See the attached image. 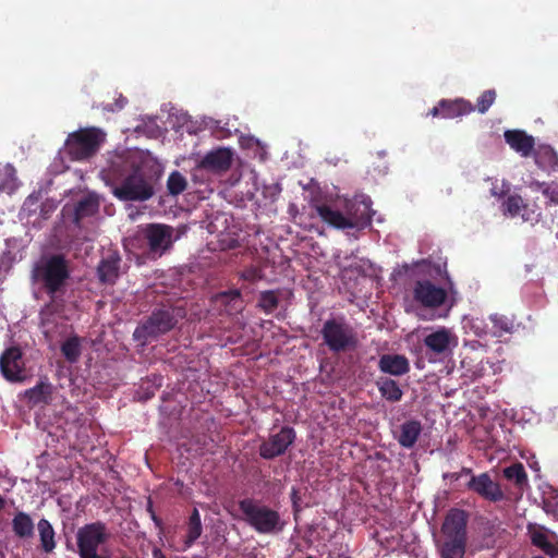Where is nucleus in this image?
<instances>
[{
	"mask_svg": "<svg viewBox=\"0 0 558 558\" xmlns=\"http://www.w3.org/2000/svg\"><path fill=\"white\" fill-rule=\"evenodd\" d=\"M324 343L333 353L354 350L359 344L357 332L344 316L327 319L320 330Z\"/></svg>",
	"mask_w": 558,
	"mask_h": 558,
	"instance_id": "nucleus-7",
	"label": "nucleus"
},
{
	"mask_svg": "<svg viewBox=\"0 0 558 558\" xmlns=\"http://www.w3.org/2000/svg\"><path fill=\"white\" fill-rule=\"evenodd\" d=\"M445 477H449L452 481H458L461 477V473L454 472V473L446 474Z\"/></svg>",
	"mask_w": 558,
	"mask_h": 558,
	"instance_id": "nucleus-48",
	"label": "nucleus"
},
{
	"mask_svg": "<svg viewBox=\"0 0 558 558\" xmlns=\"http://www.w3.org/2000/svg\"><path fill=\"white\" fill-rule=\"evenodd\" d=\"M109 536L107 526L101 521L81 526L76 533L80 558H108L106 555L99 554L98 548L109 539Z\"/></svg>",
	"mask_w": 558,
	"mask_h": 558,
	"instance_id": "nucleus-9",
	"label": "nucleus"
},
{
	"mask_svg": "<svg viewBox=\"0 0 558 558\" xmlns=\"http://www.w3.org/2000/svg\"><path fill=\"white\" fill-rule=\"evenodd\" d=\"M33 283L46 292L51 300L63 293L70 279V268L62 254L43 256L36 262L31 271Z\"/></svg>",
	"mask_w": 558,
	"mask_h": 558,
	"instance_id": "nucleus-2",
	"label": "nucleus"
},
{
	"mask_svg": "<svg viewBox=\"0 0 558 558\" xmlns=\"http://www.w3.org/2000/svg\"><path fill=\"white\" fill-rule=\"evenodd\" d=\"M12 530L19 538H31L34 535V522L31 515L17 511L12 519Z\"/></svg>",
	"mask_w": 558,
	"mask_h": 558,
	"instance_id": "nucleus-29",
	"label": "nucleus"
},
{
	"mask_svg": "<svg viewBox=\"0 0 558 558\" xmlns=\"http://www.w3.org/2000/svg\"><path fill=\"white\" fill-rule=\"evenodd\" d=\"M502 474L507 481L514 484L515 488L520 492L521 495L523 490L529 487L527 473L521 462H515L505 468L502 470Z\"/></svg>",
	"mask_w": 558,
	"mask_h": 558,
	"instance_id": "nucleus-26",
	"label": "nucleus"
},
{
	"mask_svg": "<svg viewBox=\"0 0 558 558\" xmlns=\"http://www.w3.org/2000/svg\"><path fill=\"white\" fill-rule=\"evenodd\" d=\"M520 216L523 221L535 223L538 222L542 211L536 204H529L524 201V207H522Z\"/></svg>",
	"mask_w": 558,
	"mask_h": 558,
	"instance_id": "nucleus-37",
	"label": "nucleus"
},
{
	"mask_svg": "<svg viewBox=\"0 0 558 558\" xmlns=\"http://www.w3.org/2000/svg\"><path fill=\"white\" fill-rule=\"evenodd\" d=\"M5 507V499L3 496L0 495V512L4 509Z\"/></svg>",
	"mask_w": 558,
	"mask_h": 558,
	"instance_id": "nucleus-50",
	"label": "nucleus"
},
{
	"mask_svg": "<svg viewBox=\"0 0 558 558\" xmlns=\"http://www.w3.org/2000/svg\"><path fill=\"white\" fill-rule=\"evenodd\" d=\"M264 278L262 269L255 266H250L241 272V279L248 282H256Z\"/></svg>",
	"mask_w": 558,
	"mask_h": 558,
	"instance_id": "nucleus-40",
	"label": "nucleus"
},
{
	"mask_svg": "<svg viewBox=\"0 0 558 558\" xmlns=\"http://www.w3.org/2000/svg\"><path fill=\"white\" fill-rule=\"evenodd\" d=\"M153 557H154V558H167V557L163 555V553L161 551V549H159V548H155V549L153 550Z\"/></svg>",
	"mask_w": 558,
	"mask_h": 558,
	"instance_id": "nucleus-47",
	"label": "nucleus"
},
{
	"mask_svg": "<svg viewBox=\"0 0 558 558\" xmlns=\"http://www.w3.org/2000/svg\"><path fill=\"white\" fill-rule=\"evenodd\" d=\"M466 488L489 502H499L506 499L499 483L493 481L487 472L472 475L466 483Z\"/></svg>",
	"mask_w": 558,
	"mask_h": 558,
	"instance_id": "nucleus-11",
	"label": "nucleus"
},
{
	"mask_svg": "<svg viewBox=\"0 0 558 558\" xmlns=\"http://www.w3.org/2000/svg\"><path fill=\"white\" fill-rule=\"evenodd\" d=\"M109 175L114 181L112 194L120 201L144 202L155 194L154 179L123 160L112 162Z\"/></svg>",
	"mask_w": 558,
	"mask_h": 558,
	"instance_id": "nucleus-1",
	"label": "nucleus"
},
{
	"mask_svg": "<svg viewBox=\"0 0 558 558\" xmlns=\"http://www.w3.org/2000/svg\"><path fill=\"white\" fill-rule=\"evenodd\" d=\"M61 353L70 364L78 362L82 355V341L76 335L66 338L60 347Z\"/></svg>",
	"mask_w": 558,
	"mask_h": 558,
	"instance_id": "nucleus-33",
	"label": "nucleus"
},
{
	"mask_svg": "<svg viewBox=\"0 0 558 558\" xmlns=\"http://www.w3.org/2000/svg\"><path fill=\"white\" fill-rule=\"evenodd\" d=\"M186 310L181 305H161L135 328L134 340L146 344L150 339L171 331L180 320L185 318Z\"/></svg>",
	"mask_w": 558,
	"mask_h": 558,
	"instance_id": "nucleus-5",
	"label": "nucleus"
},
{
	"mask_svg": "<svg viewBox=\"0 0 558 558\" xmlns=\"http://www.w3.org/2000/svg\"><path fill=\"white\" fill-rule=\"evenodd\" d=\"M442 118L454 119L469 114L475 110V107L468 100L458 98L454 100L441 99Z\"/></svg>",
	"mask_w": 558,
	"mask_h": 558,
	"instance_id": "nucleus-23",
	"label": "nucleus"
},
{
	"mask_svg": "<svg viewBox=\"0 0 558 558\" xmlns=\"http://www.w3.org/2000/svg\"><path fill=\"white\" fill-rule=\"evenodd\" d=\"M187 185L186 179L179 172L173 171L167 180V187L171 195H179L185 191Z\"/></svg>",
	"mask_w": 558,
	"mask_h": 558,
	"instance_id": "nucleus-36",
	"label": "nucleus"
},
{
	"mask_svg": "<svg viewBox=\"0 0 558 558\" xmlns=\"http://www.w3.org/2000/svg\"><path fill=\"white\" fill-rule=\"evenodd\" d=\"M106 140V133L98 128L81 129L71 133L65 149L73 160H85L94 156Z\"/></svg>",
	"mask_w": 558,
	"mask_h": 558,
	"instance_id": "nucleus-8",
	"label": "nucleus"
},
{
	"mask_svg": "<svg viewBox=\"0 0 558 558\" xmlns=\"http://www.w3.org/2000/svg\"><path fill=\"white\" fill-rule=\"evenodd\" d=\"M295 430L290 426H282L279 432L271 434L268 439L259 446V456L266 460H272L286 453L288 448L294 442Z\"/></svg>",
	"mask_w": 558,
	"mask_h": 558,
	"instance_id": "nucleus-10",
	"label": "nucleus"
},
{
	"mask_svg": "<svg viewBox=\"0 0 558 558\" xmlns=\"http://www.w3.org/2000/svg\"><path fill=\"white\" fill-rule=\"evenodd\" d=\"M230 248H233V247H236V244L235 243H232L229 245Z\"/></svg>",
	"mask_w": 558,
	"mask_h": 558,
	"instance_id": "nucleus-51",
	"label": "nucleus"
},
{
	"mask_svg": "<svg viewBox=\"0 0 558 558\" xmlns=\"http://www.w3.org/2000/svg\"><path fill=\"white\" fill-rule=\"evenodd\" d=\"M533 558H544V557H542V556H536V557H533Z\"/></svg>",
	"mask_w": 558,
	"mask_h": 558,
	"instance_id": "nucleus-52",
	"label": "nucleus"
},
{
	"mask_svg": "<svg viewBox=\"0 0 558 558\" xmlns=\"http://www.w3.org/2000/svg\"><path fill=\"white\" fill-rule=\"evenodd\" d=\"M0 372L9 381L22 383L25 380L22 352L19 348L11 347L4 350L0 356Z\"/></svg>",
	"mask_w": 558,
	"mask_h": 558,
	"instance_id": "nucleus-14",
	"label": "nucleus"
},
{
	"mask_svg": "<svg viewBox=\"0 0 558 558\" xmlns=\"http://www.w3.org/2000/svg\"><path fill=\"white\" fill-rule=\"evenodd\" d=\"M121 257L118 253H109L102 257L98 267L97 275L101 283L114 284L120 274Z\"/></svg>",
	"mask_w": 558,
	"mask_h": 558,
	"instance_id": "nucleus-18",
	"label": "nucleus"
},
{
	"mask_svg": "<svg viewBox=\"0 0 558 558\" xmlns=\"http://www.w3.org/2000/svg\"><path fill=\"white\" fill-rule=\"evenodd\" d=\"M372 202L369 199H350L344 205V218L349 221V229L362 230L372 223Z\"/></svg>",
	"mask_w": 558,
	"mask_h": 558,
	"instance_id": "nucleus-12",
	"label": "nucleus"
},
{
	"mask_svg": "<svg viewBox=\"0 0 558 558\" xmlns=\"http://www.w3.org/2000/svg\"><path fill=\"white\" fill-rule=\"evenodd\" d=\"M126 102H128L126 98L123 96H120V98L117 101V108L122 109Z\"/></svg>",
	"mask_w": 558,
	"mask_h": 558,
	"instance_id": "nucleus-46",
	"label": "nucleus"
},
{
	"mask_svg": "<svg viewBox=\"0 0 558 558\" xmlns=\"http://www.w3.org/2000/svg\"><path fill=\"white\" fill-rule=\"evenodd\" d=\"M146 511L149 513L151 520L155 523V526L159 529L160 531L163 529V522L162 520L156 514L153 506V500L148 498L147 505H146Z\"/></svg>",
	"mask_w": 558,
	"mask_h": 558,
	"instance_id": "nucleus-43",
	"label": "nucleus"
},
{
	"mask_svg": "<svg viewBox=\"0 0 558 558\" xmlns=\"http://www.w3.org/2000/svg\"><path fill=\"white\" fill-rule=\"evenodd\" d=\"M543 195L548 199L547 205H558V184L550 182L543 191Z\"/></svg>",
	"mask_w": 558,
	"mask_h": 558,
	"instance_id": "nucleus-41",
	"label": "nucleus"
},
{
	"mask_svg": "<svg viewBox=\"0 0 558 558\" xmlns=\"http://www.w3.org/2000/svg\"><path fill=\"white\" fill-rule=\"evenodd\" d=\"M290 498L292 502V510L294 514V519L298 520L299 513L302 511V507L300 505L301 497L299 495V489L295 487H292L290 493Z\"/></svg>",
	"mask_w": 558,
	"mask_h": 558,
	"instance_id": "nucleus-42",
	"label": "nucleus"
},
{
	"mask_svg": "<svg viewBox=\"0 0 558 558\" xmlns=\"http://www.w3.org/2000/svg\"><path fill=\"white\" fill-rule=\"evenodd\" d=\"M15 180V169L12 165H7L0 169V191L10 187V182Z\"/></svg>",
	"mask_w": 558,
	"mask_h": 558,
	"instance_id": "nucleus-39",
	"label": "nucleus"
},
{
	"mask_svg": "<svg viewBox=\"0 0 558 558\" xmlns=\"http://www.w3.org/2000/svg\"><path fill=\"white\" fill-rule=\"evenodd\" d=\"M99 210V202L93 196L88 195L77 202L74 213V222L80 225L85 218L95 216Z\"/></svg>",
	"mask_w": 558,
	"mask_h": 558,
	"instance_id": "nucleus-30",
	"label": "nucleus"
},
{
	"mask_svg": "<svg viewBox=\"0 0 558 558\" xmlns=\"http://www.w3.org/2000/svg\"><path fill=\"white\" fill-rule=\"evenodd\" d=\"M460 473H461V476L469 475L471 477L472 475H474L472 469H470V468H462Z\"/></svg>",
	"mask_w": 558,
	"mask_h": 558,
	"instance_id": "nucleus-49",
	"label": "nucleus"
},
{
	"mask_svg": "<svg viewBox=\"0 0 558 558\" xmlns=\"http://www.w3.org/2000/svg\"><path fill=\"white\" fill-rule=\"evenodd\" d=\"M203 533V524L199 511L194 508L185 525V536L183 538V550L191 548Z\"/></svg>",
	"mask_w": 558,
	"mask_h": 558,
	"instance_id": "nucleus-25",
	"label": "nucleus"
},
{
	"mask_svg": "<svg viewBox=\"0 0 558 558\" xmlns=\"http://www.w3.org/2000/svg\"><path fill=\"white\" fill-rule=\"evenodd\" d=\"M311 207L316 211L322 221L328 226L339 230L349 229V221L345 220L344 214L340 210L332 209L329 205L315 199L311 202Z\"/></svg>",
	"mask_w": 558,
	"mask_h": 558,
	"instance_id": "nucleus-17",
	"label": "nucleus"
},
{
	"mask_svg": "<svg viewBox=\"0 0 558 558\" xmlns=\"http://www.w3.org/2000/svg\"><path fill=\"white\" fill-rule=\"evenodd\" d=\"M378 368L386 374L402 376L410 371L409 360L401 354H383L378 361Z\"/></svg>",
	"mask_w": 558,
	"mask_h": 558,
	"instance_id": "nucleus-19",
	"label": "nucleus"
},
{
	"mask_svg": "<svg viewBox=\"0 0 558 558\" xmlns=\"http://www.w3.org/2000/svg\"><path fill=\"white\" fill-rule=\"evenodd\" d=\"M488 319L492 323L489 333L493 337L500 338L507 333H512L514 331V315L495 313L489 315ZM484 333L487 335L488 331H484Z\"/></svg>",
	"mask_w": 558,
	"mask_h": 558,
	"instance_id": "nucleus-24",
	"label": "nucleus"
},
{
	"mask_svg": "<svg viewBox=\"0 0 558 558\" xmlns=\"http://www.w3.org/2000/svg\"><path fill=\"white\" fill-rule=\"evenodd\" d=\"M238 508L241 513L239 519L258 534L276 535L281 533L286 526L279 511L253 497L240 499Z\"/></svg>",
	"mask_w": 558,
	"mask_h": 558,
	"instance_id": "nucleus-3",
	"label": "nucleus"
},
{
	"mask_svg": "<svg viewBox=\"0 0 558 558\" xmlns=\"http://www.w3.org/2000/svg\"><path fill=\"white\" fill-rule=\"evenodd\" d=\"M279 305L278 292L275 290L262 291L258 299V307L266 314L272 313Z\"/></svg>",
	"mask_w": 558,
	"mask_h": 558,
	"instance_id": "nucleus-34",
	"label": "nucleus"
},
{
	"mask_svg": "<svg viewBox=\"0 0 558 558\" xmlns=\"http://www.w3.org/2000/svg\"><path fill=\"white\" fill-rule=\"evenodd\" d=\"M421 433V422L416 420H409L401 424L397 440L401 447L411 449L416 444Z\"/></svg>",
	"mask_w": 558,
	"mask_h": 558,
	"instance_id": "nucleus-22",
	"label": "nucleus"
},
{
	"mask_svg": "<svg viewBox=\"0 0 558 558\" xmlns=\"http://www.w3.org/2000/svg\"><path fill=\"white\" fill-rule=\"evenodd\" d=\"M429 114L432 117H441L442 118V108L440 106V101L437 104V106L433 107L430 110H429Z\"/></svg>",
	"mask_w": 558,
	"mask_h": 558,
	"instance_id": "nucleus-45",
	"label": "nucleus"
},
{
	"mask_svg": "<svg viewBox=\"0 0 558 558\" xmlns=\"http://www.w3.org/2000/svg\"><path fill=\"white\" fill-rule=\"evenodd\" d=\"M450 336V331L442 328L427 335L424 339V344L433 352L441 354L449 349Z\"/></svg>",
	"mask_w": 558,
	"mask_h": 558,
	"instance_id": "nucleus-28",
	"label": "nucleus"
},
{
	"mask_svg": "<svg viewBox=\"0 0 558 558\" xmlns=\"http://www.w3.org/2000/svg\"><path fill=\"white\" fill-rule=\"evenodd\" d=\"M413 298L424 307L437 308L446 302L447 291L429 280H417L413 289Z\"/></svg>",
	"mask_w": 558,
	"mask_h": 558,
	"instance_id": "nucleus-13",
	"label": "nucleus"
},
{
	"mask_svg": "<svg viewBox=\"0 0 558 558\" xmlns=\"http://www.w3.org/2000/svg\"><path fill=\"white\" fill-rule=\"evenodd\" d=\"M548 184L549 183L546 182L532 181L529 186L533 191H541L543 193V191L548 186Z\"/></svg>",
	"mask_w": 558,
	"mask_h": 558,
	"instance_id": "nucleus-44",
	"label": "nucleus"
},
{
	"mask_svg": "<svg viewBox=\"0 0 558 558\" xmlns=\"http://www.w3.org/2000/svg\"><path fill=\"white\" fill-rule=\"evenodd\" d=\"M177 240L174 228L165 223L142 226L133 238L134 245L150 260H156L168 253Z\"/></svg>",
	"mask_w": 558,
	"mask_h": 558,
	"instance_id": "nucleus-6",
	"label": "nucleus"
},
{
	"mask_svg": "<svg viewBox=\"0 0 558 558\" xmlns=\"http://www.w3.org/2000/svg\"><path fill=\"white\" fill-rule=\"evenodd\" d=\"M214 301L216 304L223 307V311L228 315L238 314L244 308L242 294L239 289L221 291L215 294Z\"/></svg>",
	"mask_w": 558,
	"mask_h": 558,
	"instance_id": "nucleus-20",
	"label": "nucleus"
},
{
	"mask_svg": "<svg viewBox=\"0 0 558 558\" xmlns=\"http://www.w3.org/2000/svg\"><path fill=\"white\" fill-rule=\"evenodd\" d=\"M506 143L518 153L521 157L527 158L531 156L535 147V140L523 130H507L504 133Z\"/></svg>",
	"mask_w": 558,
	"mask_h": 558,
	"instance_id": "nucleus-16",
	"label": "nucleus"
},
{
	"mask_svg": "<svg viewBox=\"0 0 558 558\" xmlns=\"http://www.w3.org/2000/svg\"><path fill=\"white\" fill-rule=\"evenodd\" d=\"M524 199L519 194L509 195L501 205L504 214L512 218L520 215Z\"/></svg>",
	"mask_w": 558,
	"mask_h": 558,
	"instance_id": "nucleus-35",
	"label": "nucleus"
},
{
	"mask_svg": "<svg viewBox=\"0 0 558 558\" xmlns=\"http://www.w3.org/2000/svg\"><path fill=\"white\" fill-rule=\"evenodd\" d=\"M376 384L381 397L387 401L398 402L402 399L403 392L396 380L381 377Z\"/></svg>",
	"mask_w": 558,
	"mask_h": 558,
	"instance_id": "nucleus-31",
	"label": "nucleus"
},
{
	"mask_svg": "<svg viewBox=\"0 0 558 558\" xmlns=\"http://www.w3.org/2000/svg\"><path fill=\"white\" fill-rule=\"evenodd\" d=\"M233 153L230 148L219 147L208 151L198 162L197 167L213 173L228 171L232 165Z\"/></svg>",
	"mask_w": 558,
	"mask_h": 558,
	"instance_id": "nucleus-15",
	"label": "nucleus"
},
{
	"mask_svg": "<svg viewBox=\"0 0 558 558\" xmlns=\"http://www.w3.org/2000/svg\"><path fill=\"white\" fill-rule=\"evenodd\" d=\"M469 514L453 508L447 513L441 525L444 539L438 544L441 558H463L466 548Z\"/></svg>",
	"mask_w": 558,
	"mask_h": 558,
	"instance_id": "nucleus-4",
	"label": "nucleus"
},
{
	"mask_svg": "<svg viewBox=\"0 0 558 558\" xmlns=\"http://www.w3.org/2000/svg\"><path fill=\"white\" fill-rule=\"evenodd\" d=\"M40 547L43 551L49 554L56 548L54 530L47 519H40L37 523Z\"/></svg>",
	"mask_w": 558,
	"mask_h": 558,
	"instance_id": "nucleus-32",
	"label": "nucleus"
},
{
	"mask_svg": "<svg viewBox=\"0 0 558 558\" xmlns=\"http://www.w3.org/2000/svg\"><path fill=\"white\" fill-rule=\"evenodd\" d=\"M531 543L551 558L558 556V546L549 541V531L544 526L529 525Z\"/></svg>",
	"mask_w": 558,
	"mask_h": 558,
	"instance_id": "nucleus-21",
	"label": "nucleus"
},
{
	"mask_svg": "<svg viewBox=\"0 0 558 558\" xmlns=\"http://www.w3.org/2000/svg\"><path fill=\"white\" fill-rule=\"evenodd\" d=\"M496 99L495 89H487L477 98L476 108L480 113H485L492 107Z\"/></svg>",
	"mask_w": 558,
	"mask_h": 558,
	"instance_id": "nucleus-38",
	"label": "nucleus"
},
{
	"mask_svg": "<svg viewBox=\"0 0 558 558\" xmlns=\"http://www.w3.org/2000/svg\"><path fill=\"white\" fill-rule=\"evenodd\" d=\"M24 396L32 405L48 404L52 396V385L39 381L33 388L27 389Z\"/></svg>",
	"mask_w": 558,
	"mask_h": 558,
	"instance_id": "nucleus-27",
	"label": "nucleus"
}]
</instances>
